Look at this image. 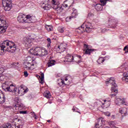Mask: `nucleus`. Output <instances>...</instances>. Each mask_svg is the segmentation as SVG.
<instances>
[{"mask_svg": "<svg viewBox=\"0 0 128 128\" xmlns=\"http://www.w3.org/2000/svg\"><path fill=\"white\" fill-rule=\"evenodd\" d=\"M22 128V126L20 125H19L15 127V128Z\"/></svg>", "mask_w": 128, "mask_h": 128, "instance_id": "51", "label": "nucleus"}, {"mask_svg": "<svg viewBox=\"0 0 128 128\" xmlns=\"http://www.w3.org/2000/svg\"><path fill=\"white\" fill-rule=\"evenodd\" d=\"M40 48H33L30 50V52L32 56H38Z\"/></svg>", "mask_w": 128, "mask_h": 128, "instance_id": "15", "label": "nucleus"}, {"mask_svg": "<svg viewBox=\"0 0 128 128\" xmlns=\"http://www.w3.org/2000/svg\"><path fill=\"white\" fill-rule=\"evenodd\" d=\"M78 30H79L81 32H90L92 30V23L88 22L86 24L85 27L84 25L82 24L80 27L78 28Z\"/></svg>", "mask_w": 128, "mask_h": 128, "instance_id": "4", "label": "nucleus"}, {"mask_svg": "<svg viewBox=\"0 0 128 128\" xmlns=\"http://www.w3.org/2000/svg\"><path fill=\"white\" fill-rule=\"evenodd\" d=\"M104 104H103L104 107V108H108L110 106V101H106V100H104Z\"/></svg>", "mask_w": 128, "mask_h": 128, "instance_id": "28", "label": "nucleus"}, {"mask_svg": "<svg viewBox=\"0 0 128 128\" xmlns=\"http://www.w3.org/2000/svg\"><path fill=\"white\" fill-rule=\"evenodd\" d=\"M24 22L25 24H32V22H34V20H32V16H30V15H26Z\"/></svg>", "mask_w": 128, "mask_h": 128, "instance_id": "18", "label": "nucleus"}, {"mask_svg": "<svg viewBox=\"0 0 128 128\" xmlns=\"http://www.w3.org/2000/svg\"><path fill=\"white\" fill-rule=\"evenodd\" d=\"M40 76H41V78H40V84H44V73L41 74Z\"/></svg>", "mask_w": 128, "mask_h": 128, "instance_id": "33", "label": "nucleus"}, {"mask_svg": "<svg viewBox=\"0 0 128 128\" xmlns=\"http://www.w3.org/2000/svg\"><path fill=\"white\" fill-rule=\"evenodd\" d=\"M105 60H106L104 59V58H99L97 62L98 64H102Z\"/></svg>", "mask_w": 128, "mask_h": 128, "instance_id": "37", "label": "nucleus"}, {"mask_svg": "<svg viewBox=\"0 0 128 128\" xmlns=\"http://www.w3.org/2000/svg\"><path fill=\"white\" fill-rule=\"evenodd\" d=\"M77 58H82V56H77Z\"/></svg>", "mask_w": 128, "mask_h": 128, "instance_id": "58", "label": "nucleus"}, {"mask_svg": "<svg viewBox=\"0 0 128 128\" xmlns=\"http://www.w3.org/2000/svg\"><path fill=\"white\" fill-rule=\"evenodd\" d=\"M6 80V76H0V82H4Z\"/></svg>", "mask_w": 128, "mask_h": 128, "instance_id": "39", "label": "nucleus"}, {"mask_svg": "<svg viewBox=\"0 0 128 128\" xmlns=\"http://www.w3.org/2000/svg\"><path fill=\"white\" fill-rule=\"evenodd\" d=\"M60 82L58 83V86H64V84L66 86L68 84H70V82H72V77H70V76L68 75L66 76L64 79L65 82H68L64 83V80H62V79H60Z\"/></svg>", "mask_w": 128, "mask_h": 128, "instance_id": "8", "label": "nucleus"}, {"mask_svg": "<svg viewBox=\"0 0 128 128\" xmlns=\"http://www.w3.org/2000/svg\"><path fill=\"white\" fill-rule=\"evenodd\" d=\"M76 58V57L70 54L66 55L64 60V62H76L74 60Z\"/></svg>", "mask_w": 128, "mask_h": 128, "instance_id": "13", "label": "nucleus"}, {"mask_svg": "<svg viewBox=\"0 0 128 128\" xmlns=\"http://www.w3.org/2000/svg\"><path fill=\"white\" fill-rule=\"evenodd\" d=\"M10 82H6L2 84V88L5 90V92H8V88L10 86Z\"/></svg>", "mask_w": 128, "mask_h": 128, "instance_id": "19", "label": "nucleus"}, {"mask_svg": "<svg viewBox=\"0 0 128 128\" xmlns=\"http://www.w3.org/2000/svg\"><path fill=\"white\" fill-rule=\"evenodd\" d=\"M46 28L48 32H52L53 30L52 26V25H45Z\"/></svg>", "mask_w": 128, "mask_h": 128, "instance_id": "30", "label": "nucleus"}, {"mask_svg": "<svg viewBox=\"0 0 128 128\" xmlns=\"http://www.w3.org/2000/svg\"><path fill=\"white\" fill-rule=\"evenodd\" d=\"M106 84H112L111 88L112 94H110V96L112 98L114 96H116V94H118V88H118V86L116 84L114 78H110L109 80H106Z\"/></svg>", "mask_w": 128, "mask_h": 128, "instance_id": "2", "label": "nucleus"}, {"mask_svg": "<svg viewBox=\"0 0 128 128\" xmlns=\"http://www.w3.org/2000/svg\"><path fill=\"white\" fill-rule=\"evenodd\" d=\"M104 128H110V127L108 126H106L104 127Z\"/></svg>", "mask_w": 128, "mask_h": 128, "instance_id": "59", "label": "nucleus"}, {"mask_svg": "<svg viewBox=\"0 0 128 128\" xmlns=\"http://www.w3.org/2000/svg\"><path fill=\"white\" fill-rule=\"evenodd\" d=\"M6 70V68L3 67L2 66L0 68V74H2L4 72V70Z\"/></svg>", "mask_w": 128, "mask_h": 128, "instance_id": "36", "label": "nucleus"}, {"mask_svg": "<svg viewBox=\"0 0 128 128\" xmlns=\"http://www.w3.org/2000/svg\"><path fill=\"white\" fill-rule=\"evenodd\" d=\"M63 6H64V8H68V3L66 4H63Z\"/></svg>", "mask_w": 128, "mask_h": 128, "instance_id": "48", "label": "nucleus"}, {"mask_svg": "<svg viewBox=\"0 0 128 128\" xmlns=\"http://www.w3.org/2000/svg\"><path fill=\"white\" fill-rule=\"evenodd\" d=\"M2 4L3 6L4 7V9L6 12L10 10L12 8V0H2Z\"/></svg>", "mask_w": 128, "mask_h": 128, "instance_id": "7", "label": "nucleus"}, {"mask_svg": "<svg viewBox=\"0 0 128 128\" xmlns=\"http://www.w3.org/2000/svg\"><path fill=\"white\" fill-rule=\"evenodd\" d=\"M47 41L48 42V46H50V44H52V40L50 38H47Z\"/></svg>", "mask_w": 128, "mask_h": 128, "instance_id": "41", "label": "nucleus"}, {"mask_svg": "<svg viewBox=\"0 0 128 128\" xmlns=\"http://www.w3.org/2000/svg\"><path fill=\"white\" fill-rule=\"evenodd\" d=\"M4 102H6V97H4V95L2 97L0 96V104H4Z\"/></svg>", "mask_w": 128, "mask_h": 128, "instance_id": "35", "label": "nucleus"}, {"mask_svg": "<svg viewBox=\"0 0 128 128\" xmlns=\"http://www.w3.org/2000/svg\"><path fill=\"white\" fill-rule=\"evenodd\" d=\"M106 122L104 121V120L102 118H99L96 124L95 128H103L104 126L106 124Z\"/></svg>", "mask_w": 128, "mask_h": 128, "instance_id": "11", "label": "nucleus"}, {"mask_svg": "<svg viewBox=\"0 0 128 128\" xmlns=\"http://www.w3.org/2000/svg\"><path fill=\"white\" fill-rule=\"evenodd\" d=\"M25 62H30L31 64H34V60L32 59V58L30 56H28L25 59Z\"/></svg>", "mask_w": 128, "mask_h": 128, "instance_id": "24", "label": "nucleus"}, {"mask_svg": "<svg viewBox=\"0 0 128 128\" xmlns=\"http://www.w3.org/2000/svg\"><path fill=\"white\" fill-rule=\"evenodd\" d=\"M112 28H116V24L114 26H112Z\"/></svg>", "mask_w": 128, "mask_h": 128, "instance_id": "56", "label": "nucleus"}, {"mask_svg": "<svg viewBox=\"0 0 128 128\" xmlns=\"http://www.w3.org/2000/svg\"><path fill=\"white\" fill-rule=\"evenodd\" d=\"M112 22H114V20H112Z\"/></svg>", "mask_w": 128, "mask_h": 128, "instance_id": "62", "label": "nucleus"}, {"mask_svg": "<svg viewBox=\"0 0 128 128\" xmlns=\"http://www.w3.org/2000/svg\"><path fill=\"white\" fill-rule=\"evenodd\" d=\"M91 48L92 47L86 44H84L83 54H88V56H90V54H92V52L94 50Z\"/></svg>", "mask_w": 128, "mask_h": 128, "instance_id": "9", "label": "nucleus"}, {"mask_svg": "<svg viewBox=\"0 0 128 128\" xmlns=\"http://www.w3.org/2000/svg\"><path fill=\"white\" fill-rule=\"evenodd\" d=\"M124 78H128V72L127 74H126V75H124V74H123Z\"/></svg>", "mask_w": 128, "mask_h": 128, "instance_id": "49", "label": "nucleus"}, {"mask_svg": "<svg viewBox=\"0 0 128 128\" xmlns=\"http://www.w3.org/2000/svg\"><path fill=\"white\" fill-rule=\"evenodd\" d=\"M38 54V56H44L48 54V51L45 48H42V49L39 48V52Z\"/></svg>", "mask_w": 128, "mask_h": 128, "instance_id": "14", "label": "nucleus"}, {"mask_svg": "<svg viewBox=\"0 0 128 128\" xmlns=\"http://www.w3.org/2000/svg\"><path fill=\"white\" fill-rule=\"evenodd\" d=\"M16 50V45L10 40H5L0 44V56H2L4 52H14Z\"/></svg>", "mask_w": 128, "mask_h": 128, "instance_id": "1", "label": "nucleus"}, {"mask_svg": "<svg viewBox=\"0 0 128 128\" xmlns=\"http://www.w3.org/2000/svg\"><path fill=\"white\" fill-rule=\"evenodd\" d=\"M52 8L56 10L57 14H60L62 12V7L58 4V0H51Z\"/></svg>", "mask_w": 128, "mask_h": 128, "instance_id": "6", "label": "nucleus"}, {"mask_svg": "<svg viewBox=\"0 0 128 128\" xmlns=\"http://www.w3.org/2000/svg\"><path fill=\"white\" fill-rule=\"evenodd\" d=\"M23 42L26 48H32V46H34L32 40L26 37H24L23 38Z\"/></svg>", "mask_w": 128, "mask_h": 128, "instance_id": "10", "label": "nucleus"}, {"mask_svg": "<svg viewBox=\"0 0 128 128\" xmlns=\"http://www.w3.org/2000/svg\"><path fill=\"white\" fill-rule=\"evenodd\" d=\"M72 110L73 112H76V108H74V106H73Z\"/></svg>", "mask_w": 128, "mask_h": 128, "instance_id": "55", "label": "nucleus"}, {"mask_svg": "<svg viewBox=\"0 0 128 128\" xmlns=\"http://www.w3.org/2000/svg\"><path fill=\"white\" fill-rule=\"evenodd\" d=\"M122 104H124V106L128 105V102H126V100L122 99Z\"/></svg>", "mask_w": 128, "mask_h": 128, "instance_id": "40", "label": "nucleus"}, {"mask_svg": "<svg viewBox=\"0 0 128 128\" xmlns=\"http://www.w3.org/2000/svg\"><path fill=\"white\" fill-rule=\"evenodd\" d=\"M16 90H18V88H16V87L12 84V82H10V85H9L7 92H16Z\"/></svg>", "mask_w": 128, "mask_h": 128, "instance_id": "16", "label": "nucleus"}, {"mask_svg": "<svg viewBox=\"0 0 128 128\" xmlns=\"http://www.w3.org/2000/svg\"><path fill=\"white\" fill-rule=\"evenodd\" d=\"M0 94H2V92H0Z\"/></svg>", "mask_w": 128, "mask_h": 128, "instance_id": "63", "label": "nucleus"}, {"mask_svg": "<svg viewBox=\"0 0 128 128\" xmlns=\"http://www.w3.org/2000/svg\"><path fill=\"white\" fill-rule=\"evenodd\" d=\"M19 64L20 63L18 62H14V63H13V66L14 68H18Z\"/></svg>", "mask_w": 128, "mask_h": 128, "instance_id": "42", "label": "nucleus"}, {"mask_svg": "<svg viewBox=\"0 0 128 128\" xmlns=\"http://www.w3.org/2000/svg\"><path fill=\"white\" fill-rule=\"evenodd\" d=\"M80 100H84V98H82V96H80Z\"/></svg>", "mask_w": 128, "mask_h": 128, "instance_id": "53", "label": "nucleus"}, {"mask_svg": "<svg viewBox=\"0 0 128 128\" xmlns=\"http://www.w3.org/2000/svg\"><path fill=\"white\" fill-rule=\"evenodd\" d=\"M3 128H13L12 126L10 124H8L6 126H4Z\"/></svg>", "mask_w": 128, "mask_h": 128, "instance_id": "43", "label": "nucleus"}, {"mask_svg": "<svg viewBox=\"0 0 128 128\" xmlns=\"http://www.w3.org/2000/svg\"><path fill=\"white\" fill-rule=\"evenodd\" d=\"M124 50L125 51V54H126L127 52H128V46H126L124 48Z\"/></svg>", "mask_w": 128, "mask_h": 128, "instance_id": "44", "label": "nucleus"}, {"mask_svg": "<svg viewBox=\"0 0 128 128\" xmlns=\"http://www.w3.org/2000/svg\"><path fill=\"white\" fill-rule=\"evenodd\" d=\"M128 109L126 108H120L119 110V112L122 114V116H124L128 114Z\"/></svg>", "mask_w": 128, "mask_h": 128, "instance_id": "22", "label": "nucleus"}, {"mask_svg": "<svg viewBox=\"0 0 128 128\" xmlns=\"http://www.w3.org/2000/svg\"><path fill=\"white\" fill-rule=\"evenodd\" d=\"M110 58V56H106L104 57V60H108Z\"/></svg>", "mask_w": 128, "mask_h": 128, "instance_id": "50", "label": "nucleus"}, {"mask_svg": "<svg viewBox=\"0 0 128 128\" xmlns=\"http://www.w3.org/2000/svg\"><path fill=\"white\" fill-rule=\"evenodd\" d=\"M57 50L60 52H64V50H66V48L64 47V46L62 44H60L58 46Z\"/></svg>", "mask_w": 128, "mask_h": 128, "instance_id": "26", "label": "nucleus"}, {"mask_svg": "<svg viewBox=\"0 0 128 128\" xmlns=\"http://www.w3.org/2000/svg\"><path fill=\"white\" fill-rule=\"evenodd\" d=\"M102 6H102L101 3V4H96V8L98 12H100V10H102Z\"/></svg>", "mask_w": 128, "mask_h": 128, "instance_id": "29", "label": "nucleus"}, {"mask_svg": "<svg viewBox=\"0 0 128 128\" xmlns=\"http://www.w3.org/2000/svg\"><path fill=\"white\" fill-rule=\"evenodd\" d=\"M26 20V14H20L18 17V20L20 24H24Z\"/></svg>", "mask_w": 128, "mask_h": 128, "instance_id": "17", "label": "nucleus"}, {"mask_svg": "<svg viewBox=\"0 0 128 128\" xmlns=\"http://www.w3.org/2000/svg\"><path fill=\"white\" fill-rule=\"evenodd\" d=\"M20 110H19L18 112H19V114H28V112L26 111H20Z\"/></svg>", "mask_w": 128, "mask_h": 128, "instance_id": "38", "label": "nucleus"}, {"mask_svg": "<svg viewBox=\"0 0 128 128\" xmlns=\"http://www.w3.org/2000/svg\"><path fill=\"white\" fill-rule=\"evenodd\" d=\"M48 122H50V120H48Z\"/></svg>", "mask_w": 128, "mask_h": 128, "instance_id": "61", "label": "nucleus"}, {"mask_svg": "<svg viewBox=\"0 0 128 128\" xmlns=\"http://www.w3.org/2000/svg\"><path fill=\"white\" fill-rule=\"evenodd\" d=\"M24 76H25V78H27V76H28V73L27 71L24 72Z\"/></svg>", "mask_w": 128, "mask_h": 128, "instance_id": "46", "label": "nucleus"}, {"mask_svg": "<svg viewBox=\"0 0 128 128\" xmlns=\"http://www.w3.org/2000/svg\"><path fill=\"white\" fill-rule=\"evenodd\" d=\"M125 78V82H128V78Z\"/></svg>", "mask_w": 128, "mask_h": 128, "instance_id": "52", "label": "nucleus"}, {"mask_svg": "<svg viewBox=\"0 0 128 128\" xmlns=\"http://www.w3.org/2000/svg\"><path fill=\"white\" fill-rule=\"evenodd\" d=\"M112 22V20L110 19L109 20V22Z\"/></svg>", "mask_w": 128, "mask_h": 128, "instance_id": "60", "label": "nucleus"}, {"mask_svg": "<svg viewBox=\"0 0 128 128\" xmlns=\"http://www.w3.org/2000/svg\"><path fill=\"white\" fill-rule=\"evenodd\" d=\"M44 98H50V97L52 96V95L50 94V91H46L44 93Z\"/></svg>", "mask_w": 128, "mask_h": 128, "instance_id": "25", "label": "nucleus"}, {"mask_svg": "<svg viewBox=\"0 0 128 128\" xmlns=\"http://www.w3.org/2000/svg\"><path fill=\"white\" fill-rule=\"evenodd\" d=\"M54 64H56V61L54 60H50L47 64V66L48 68H50V66H54Z\"/></svg>", "mask_w": 128, "mask_h": 128, "instance_id": "27", "label": "nucleus"}, {"mask_svg": "<svg viewBox=\"0 0 128 128\" xmlns=\"http://www.w3.org/2000/svg\"><path fill=\"white\" fill-rule=\"evenodd\" d=\"M14 100L16 104L13 106V110L14 112H18V110H22L24 108V104H22V100L20 98V97H16Z\"/></svg>", "mask_w": 128, "mask_h": 128, "instance_id": "3", "label": "nucleus"}, {"mask_svg": "<svg viewBox=\"0 0 128 128\" xmlns=\"http://www.w3.org/2000/svg\"><path fill=\"white\" fill-rule=\"evenodd\" d=\"M104 114L106 116H110V112H104Z\"/></svg>", "mask_w": 128, "mask_h": 128, "instance_id": "45", "label": "nucleus"}, {"mask_svg": "<svg viewBox=\"0 0 128 128\" xmlns=\"http://www.w3.org/2000/svg\"><path fill=\"white\" fill-rule=\"evenodd\" d=\"M36 63H30V62H28L24 61V68H26V70H33L34 66H35Z\"/></svg>", "mask_w": 128, "mask_h": 128, "instance_id": "12", "label": "nucleus"}, {"mask_svg": "<svg viewBox=\"0 0 128 128\" xmlns=\"http://www.w3.org/2000/svg\"><path fill=\"white\" fill-rule=\"evenodd\" d=\"M52 101H48L47 104H52Z\"/></svg>", "mask_w": 128, "mask_h": 128, "instance_id": "57", "label": "nucleus"}, {"mask_svg": "<svg viewBox=\"0 0 128 128\" xmlns=\"http://www.w3.org/2000/svg\"><path fill=\"white\" fill-rule=\"evenodd\" d=\"M34 118L35 120H38V116H36V115L34 114Z\"/></svg>", "mask_w": 128, "mask_h": 128, "instance_id": "54", "label": "nucleus"}, {"mask_svg": "<svg viewBox=\"0 0 128 128\" xmlns=\"http://www.w3.org/2000/svg\"><path fill=\"white\" fill-rule=\"evenodd\" d=\"M6 21L4 16H0V32L4 34L6 32Z\"/></svg>", "mask_w": 128, "mask_h": 128, "instance_id": "5", "label": "nucleus"}, {"mask_svg": "<svg viewBox=\"0 0 128 128\" xmlns=\"http://www.w3.org/2000/svg\"><path fill=\"white\" fill-rule=\"evenodd\" d=\"M58 32H61V34H62V32H64V28H58Z\"/></svg>", "mask_w": 128, "mask_h": 128, "instance_id": "47", "label": "nucleus"}, {"mask_svg": "<svg viewBox=\"0 0 128 128\" xmlns=\"http://www.w3.org/2000/svg\"><path fill=\"white\" fill-rule=\"evenodd\" d=\"M115 103L116 104H122V99L120 98H117L115 100Z\"/></svg>", "mask_w": 128, "mask_h": 128, "instance_id": "34", "label": "nucleus"}, {"mask_svg": "<svg viewBox=\"0 0 128 128\" xmlns=\"http://www.w3.org/2000/svg\"><path fill=\"white\" fill-rule=\"evenodd\" d=\"M108 1L110 2H112V0H100V2H101L102 6H106Z\"/></svg>", "mask_w": 128, "mask_h": 128, "instance_id": "32", "label": "nucleus"}, {"mask_svg": "<svg viewBox=\"0 0 128 128\" xmlns=\"http://www.w3.org/2000/svg\"><path fill=\"white\" fill-rule=\"evenodd\" d=\"M76 16H78V12H76V11L74 10V12L72 13V16L66 18V22H70L72 18H76Z\"/></svg>", "mask_w": 128, "mask_h": 128, "instance_id": "21", "label": "nucleus"}, {"mask_svg": "<svg viewBox=\"0 0 128 128\" xmlns=\"http://www.w3.org/2000/svg\"><path fill=\"white\" fill-rule=\"evenodd\" d=\"M66 2L67 4H68V6L70 8L74 4V0H66Z\"/></svg>", "mask_w": 128, "mask_h": 128, "instance_id": "31", "label": "nucleus"}, {"mask_svg": "<svg viewBox=\"0 0 128 128\" xmlns=\"http://www.w3.org/2000/svg\"><path fill=\"white\" fill-rule=\"evenodd\" d=\"M42 8L44 10H50V8H52V6H50V4H46L43 2L42 5Z\"/></svg>", "mask_w": 128, "mask_h": 128, "instance_id": "23", "label": "nucleus"}, {"mask_svg": "<svg viewBox=\"0 0 128 128\" xmlns=\"http://www.w3.org/2000/svg\"><path fill=\"white\" fill-rule=\"evenodd\" d=\"M18 90V94L20 96H22V94H26V92L28 90V89L27 88L26 90H24L22 87H19Z\"/></svg>", "mask_w": 128, "mask_h": 128, "instance_id": "20", "label": "nucleus"}, {"mask_svg": "<svg viewBox=\"0 0 128 128\" xmlns=\"http://www.w3.org/2000/svg\"><path fill=\"white\" fill-rule=\"evenodd\" d=\"M112 116H113V118H114V116L112 115Z\"/></svg>", "mask_w": 128, "mask_h": 128, "instance_id": "64", "label": "nucleus"}]
</instances>
